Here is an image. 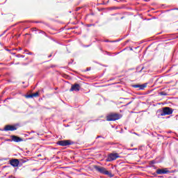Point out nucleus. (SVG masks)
<instances>
[{
	"label": "nucleus",
	"instance_id": "1",
	"mask_svg": "<svg viewBox=\"0 0 178 178\" xmlns=\"http://www.w3.org/2000/svg\"><path fill=\"white\" fill-rule=\"evenodd\" d=\"M93 169H95L98 173H101V175H105L106 176H108V177H113L114 176V175L112 174L111 171L106 170L105 167L95 165H93Z\"/></svg>",
	"mask_w": 178,
	"mask_h": 178
},
{
	"label": "nucleus",
	"instance_id": "2",
	"mask_svg": "<svg viewBox=\"0 0 178 178\" xmlns=\"http://www.w3.org/2000/svg\"><path fill=\"white\" fill-rule=\"evenodd\" d=\"M119 119H122V114L117 113H111L106 117V120L107 122H115L119 120Z\"/></svg>",
	"mask_w": 178,
	"mask_h": 178
},
{
	"label": "nucleus",
	"instance_id": "3",
	"mask_svg": "<svg viewBox=\"0 0 178 178\" xmlns=\"http://www.w3.org/2000/svg\"><path fill=\"white\" fill-rule=\"evenodd\" d=\"M56 144L58 145H60V147H67V145H73V144H74V142L70 140H63L58 141Z\"/></svg>",
	"mask_w": 178,
	"mask_h": 178
},
{
	"label": "nucleus",
	"instance_id": "4",
	"mask_svg": "<svg viewBox=\"0 0 178 178\" xmlns=\"http://www.w3.org/2000/svg\"><path fill=\"white\" fill-rule=\"evenodd\" d=\"M173 113V109L170 107H164L163 108V111L161 113V116H166L169 115H172Z\"/></svg>",
	"mask_w": 178,
	"mask_h": 178
},
{
	"label": "nucleus",
	"instance_id": "5",
	"mask_svg": "<svg viewBox=\"0 0 178 178\" xmlns=\"http://www.w3.org/2000/svg\"><path fill=\"white\" fill-rule=\"evenodd\" d=\"M118 158H120V156H119V154L111 153L108 156L106 161L107 162H112V161H115V159H118Z\"/></svg>",
	"mask_w": 178,
	"mask_h": 178
},
{
	"label": "nucleus",
	"instance_id": "6",
	"mask_svg": "<svg viewBox=\"0 0 178 178\" xmlns=\"http://www.w3.org/2000/svg\"><path fill=\"white\" fill-rule=\"evenodd\" d=\"M4 131H15L17 130V127L15 125H6L4 127Z\"/></svg>",
	"mask_w": 178,
	"mask_h": 178
},
{
	"label": "nucleus",
	"instance_id": "7",
	"mask_svg": "<svg viewBox=\"0 0 178 178\" xmlns=\"http://www.w3.org/2000/svg\"><path fill=\"white\" fill-rule=\"evenodd\" d=\"M167 173H170L168 168L157 169L156 171V175H167Z\"/></svg>",
	"mask_w": 178,
	"mask_h": 178
},
{
	"label": "nucleus",
	"instance_id": "8",
	"mask_svg": "<svg viewBox=\"0 0 178 178\" xmlns=\"http://www.w3.org/2000/svg\"><path fill=\"white\" fill-rule=\"evenodd\" d=\"M19 163L20 161H19V159H13L10 161V164L11 165V166H13V168H17Z\"/></svg>",
	"mask_w": 178,
	"mask_h": 178
},
{
	"label": "nucleus",
	"instance_id": "9",
	"mask_svg": "<svg viewBox=\"0 0 178 178\" xmlns=\"http://www.w3.org/2000/svg\"><path fill=\"white\" fill-rule=\"evenodd\" d=\"M10 137L11 141H14V143H22V141H23V138L17 136L12 135Z\"/></svg>",
	"mask_w": 178,
	"mask_h": 178
},
{
	"label": "nucleus",
	"instance_id": "10",
	"mask_svg": "<svg viewBox=\"0 0 178 178\" xmlns=\"http://www.w3.org/2000/svg\"><path fill=\"white\" fill-rule=\"evenodd\" d=\"M81 86L79 83H75L72 86L71 88L70 89V92H72V91H80Z\"/></svg>",
	"mask_w": 178,
	"mask_h": 178
},
{
	"label": "nucleus",
	"instance_id": "11",
	"mask_svg": "<svg viewBox=\"0 0 178 178\" xmlns=\"http://www.w3.org/2000/svg\"><path fill=\"white\" fill-rule=\"evenodd\" d=\"M132 87L134 88H139V90H145V88H147V83H144V84H135V85H132Z\"/></svg>",
	"mask_w": 178,
	"mask_h": 178
},
{
	"label": "nucleus",
	"instance_id": "12",
	"mask_svg": "<svg viewBox=\"0 0 178 178\" xmlns=\"http://www.w3.org/2000/svg\"><path fill=\"white\" fill-rule=\"evenodd\" d=\"M37 97H40V93L38 92L25 95V98H27V99L37 98Z\"/></svg>",
	"mask_w": 178,
	"mask_h": 178
},
{
	"label": "nucleus",
	"instance_id": "13",
	"mask_svg": "<svg viewBox=\"0 0 178 178\" xmlns=\"http://www.w3.org/2000/svg\"><path fill=\"white\" fill-rule=\"evenodd\" d=\"M159 95L166 96V95H168V93L165 91H163V92H159Z\"/></svg>",
	"mask_w": 178,
	"mask_h": 178
},
{
	"label": "nucleus",
	"instance_id": "14",
	"mask_svg": "<svg viewBox=\"0 0 178 178\" xmlns=\"http://www.w3.org/2000/svg\"><path fill=\"white\" fill-rule=\"evenodd\" d=\"M154 163H156L155 160H152V161H150L149 162V164L150 165V166L154 165Z\"/></svg>",
	"mask_w": 178,
	"mask_h": 178
},
{
	"label": "nucleus",
	"instance_id": "15",
	"mask_svg": "<svg viewBox=\"0 0 178 178\" xmlns=\"http://www.w3.org/2000/svg\"><path fill=\"white\" fill-rule=\"evenodd\" d=\"M35 23H42V24H44V22H42V21H39V22H35Z\"/></svg>",
	"mask_w": 178,
	"mask_h": 178
},
{
	"label": "nucleus",
	"instance_id": "16",
	"mask_svg": "<svg viewBox=\"0 0 178 178\" xmlns=\"http://www.w3.org/2000/svg\"><path fill=\"white\" fill-rule=\"evenodd\" d=\"M151 168H154V169H156V166L155 165H151Z\"/></svg>",
	"mask_w": 178,
	"mask_h": 178
},
{
	"label": "nucleus",
	"instance_id": "17",
	"mask_svg": "<svg viewBox=\"0 0 178 178\" xmlns=\"http://www.w3.org/2000/svg\"><path fill=\"white\" fill-rule=\"evenodd\" d=\"M28 55H33V53L32 52H29Z\"/></svg>",
	"mask_w": 178,
	"mask_h": 178
},
{
	"label": "nucleus",
	"instance_id": "18",
	"mask_svg": "<svg viewBox=\"0 0 178 178\" xmlns=\"http://www.w3.org/2000/svg\"><path fill=\"white\" fill-rule=\"evenodd\" d=\"M130 104H131V102H130L128 104H127V105H130Z\"/></svg>",
	"mask_w": 178,
	"mask_h": 178
},
{
	"label": "nucleus",
	"instance_id": "19",
	"mask_svg": "<svg viewBox=\"0 0 178 178\" xmlns=\"http://www.w3.org/2000/svg\"><path fill=\"white\" fill-rule=\"evenodd\" d=\"M42 34H44V35H45V32H42Z\"/></svg>",
	"mask_w": 178,
	"mask_h": 178
},
{
	"label": "nucleus",
	"instance_id": "20",
	"mask_svg": "<svg viewBox=\"0 0 178 178\" xmlns=\"http://www.w3.org/2000/svg\"><path fill=\"white\" fill-rule=\"evenodd\" d=\"M148 1H149V0H145V2H148Z\"/></svg>",
	"mask_w": 178,
	"mask_h": 178
},
{
	"label": "nucleus",
	"instance_id": "21",
	"mask_svg": "<svg viewBox=\"0 0 178 178\" xmlns=\"http://www.w3.org/2000/svg\"><path fill=\"white\" fill-rule=\"evenodd\" d=\"M144 69V67H142L141 70H143Z\"/></svg>",
	"mask_w": 178,
	"mask_h": 178
},
{
	"label": "nucleus",
	"instance_id": "22",
	"mask_svg": "<svg viewBox=\"0 0 178 178\" xmlns=\"http://www.w3.org/2000/svg\"><path fill=\"white\" fill-rule=\"evenodd\" d=\"M49 58H51V55H50V56H49Z\"/></svg>",
	"mask_w": 178,
	"mask_h": 178
}]
</instances>
